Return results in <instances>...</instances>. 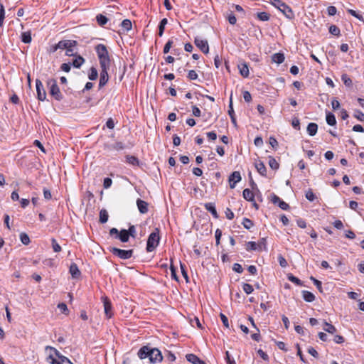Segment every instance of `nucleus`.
<instances>
[{
	"instance_id": "nucleus-1",
	"label": "nucleus",
	"mask_w": 364,
	"mask_h": 364,
	"mask_svg": "<svg viewBox=\"0 0 364 364\" xmlns=\"http://www.w3.org/2000/svg\"><path fill=\"white\" fill-rule=\"evenodd\" d=\"M95 49L100 67H110L111 61L107 47L104 44H98Z\"/></svg>"
},
{
	"instance_id": "nucleus-2",
	"label": "nucleus",
	"mask_w": 364,
	"mask_h": 364,
	"mask_svg": "<svg viewBox=\"0 0 364 364\" xmlns=\"http://www.w3.org/2000/svg\"><path fill=\"white\" fill-rule=\"evenodd\" d=\"M270 3L274 7L277 8L282 11L284 15L289 19H293L294 18V14L291 9L281 0H270Z\"/></svg>"
},
{
	"instance_id": "nucleus-3",
	"label": "nucleus",
	"mask_w": 364,
	"mask_h": 364,
	"mask_svg": "<svg viewBox=\"0 0 364 364\" xmlns=\"http://www.w3.org/2000/svg\"><path fill=\"white\" fill-rule=\"evenodd\" d=\"M159 232L160 230L156 228H155L154 231L149 235L146 243L147 252H150L154 251L159 245L160 241Z\"/></svg>"
},
{
	"instance_id": "nucleus-4",
	"label": "nucleus",
	"mask_w": 364,
	"mask_h": 364,
	"mask_svg": "<svg viewBox=\"0 0 364 364\" xmlns=\"http://www.w3.org/2000/svg\"><path fill=\"white\" fill-rule=\"evenodd\" d=\"M49 87V92L56 100L60 101L63 99V95L57 85V81L54 78L49 79L47 81Z\"/></svg>"
},
{
	"instance_id": "nucleus-5",
	"label": "nucleus",
	"mask_w": 364,
	"mask_h": 364,
	"mask_svg": "<svg viewBox=\"0 0 364 364\" xmlns=\"http://www.w3.org/2000/svg\"><path fill=\"white\" fill-rule=\"evenodd\" d=\"M109 250L114 255L122 259H128L131 258L134 253L133 250H124L117 247H109Z\"/></svg>"
},
{
	"instance_id": "nucleus-6",
	"label": "nucleus",
	"mask_w": 364,
	"mask_h": 364,
	"mask_svg": "<svg viewBox=\"0 0 364 364\" xmlns=\"http://www.w3.org/2000/svg\"><path fill=\"white\" fill-rule=\"evenodd\" d=\"M77 43L73 40H62L60 41L55 46L52 48V52H55L58 49L65 50L71 47H75Z\"/></svg>"
},
{
	"instance_id": "nucleus-7",
	"label": "nucleus",
	"mask_w": 364,
	"mask_h": 364,
	"mask_svg": "<svg viewBox=\"0 0 364 364\" xmlns=\"http://www.w3.org/2000/svg\"><path fill=\"white\" fill-rule=\"evenodd\" d=\"M36 87L38 99L41 101H44L46 99V92L43 87L42 82L38 79H36Z\"/></svg>"
},
{
	"instance_id": "nucleus-8",
	"label": "nucleus",
	"mask_w": 364,
	"mask_h": 364,
	"mask_svg": "<svg viewBox=\"0 0 364 364\" xmlns=\"http://www.w3.org/2000/svg\"><path fill=\"white\" fill-rule=\"evenodd\" d=\"M101 68V72H100V82H99V87L101 88L104 87L109 80V75L107 70L109 69V67H100Z\"/></svg>"
},
{
	"instance_id": "nucleus-9",
	"label": "nucleus",
	"mask_w": 364,
	"mask_h": 364,
	"mask_svg": "<svg viewBox=\"0 0 364 364\" xmlns=\"http://www.w3.org/2000/svg\"><path fill=\"white\" fill-rule=\"evenodd\" d=\"M194 43L196 46L205 54L209 52V46L206 40L200 39L198 37L195 38Z\"/></svg>"
},
{
	"instance_id": "nucleus-10",
	"label": "nucleus",
	"mask_w": 364,
	"mask_h": 364,
	"mask_svg": "<svg viewBox=\"0 0 364 364\" xmlns=\"http://www.w3.org/2000/svg\"><path fill=\"white\" fill-rule=\"evenodd\" d=\"M163 360L161 352L158 348H151L150 363H156Z\"/></svg>"
},
{
	"instance_id": "nucleus-11",
	"label": "nucleus",
	"mask_w": 364,
	"mask_h": 364,
	"mask_svg": "<svg viewBox=\"0 0 364 364\" xmlns=\"http://www.w3.org/2000/svg\"><path fill=\"white\" fill-rule=\"evenodd\" d=\"M151 348L148 346H142L138 351L137 355L140 359L148 358L150 360Z\"/></svg>"
},
{
	"instance_id": "nucleus-12",
	"label": "nucleus",
	"mask_w": 364,
	"mask_h": 364,
	"mask_svg": "<svg viewBox=\"0 0 364 364\" xmlns=\"http://www.w3.org/2000/svg\"><path fill=\"white\" fill-rule=\"evenodd\" d=\"M241 181V175L239 171H234L229 177L230 187L234 188L237 183Z\"/></svg>"
},
{
	"instance_id": "nucleus-13",
	"label": "nucleus",
	"mask_w": 364,
	"mask_h": 364,
	"mask_svg": "<svg viewBox=\"0 0 364 364\" xmlns=\"http://www.w3.org/2000/svg\"><path fill=\"white\" fill-rule=\"evenodd\" d=\"M103 305H104V310L105 314L106 316L108 318H110L112 316V304L110 301L107 299V297H103Z\"/></svg>"
},
{
	"instance_id": "nucleus-14",
	"label": "nucleus",
	"mask_w": 364,
	"mask_h": 364,
	"mask_svg": "<svg viewBox=\"0 0 364 364\" xmlns=\"http://www.w3.org/2000/svg\"><path fill=\"white\" fill-rule=\"evenodd\" d=\"M136 205H137V208L139 209V211L140 212V213L141 214H145L148 212L149 209H148V207H149V204L147 202L140 199V198H138L136 200Z\"/></svg>"
},
{
	"instance_id": "nucleus-15",
	"label": "nucleus",
	"mask_w": 364,
	"mask_h": 364,
	"mask_svg": "<svg viewBox=\"0 0 364 364\" xmlns=\"http://www.w3.org/2000/svg\"><path fill=\"white\" fill-rule=\"evenodd\" d=\"M69 272L70 273L73 278H79L81 272L75 263H72L69 268Z\"/></svg>"
},
{
	"instance_id": "nucleus-16",
	"label": "nucleus",
	"mask_w": 364,
	"mask_h": 364,
	"mask_svg": "<svg viewBox=\"0 0 364 364\" xmlns=\"http://www.w3.org/2000/svg\"><path fill=\"white\" fill-rule=\"evenodd\" d=\"M204 207H205V210H208V212H210L215 218H218V214L217 213V210H216L214 203H205Z\"/></svg>"
},
{
	"instance_id": "nucleus-17",
	"label": "nucleus",
	"mask_w": 364,
	"mask_h": 364,
	"mask_svg": "<svg viewBox=\"0 0 364 364\" xmlns=\"http://www.w3.org/2000/svg\"><path fill=\"white\" fill-rule=\"evenodd\" d=\"M74 57L75 58L73 60L71 65L76 68H80L81 65L85 63V59L81 55H77V53Z\"/></svg>"
},
{
	"instance_id": "nucleus-18",
	"label": "nucleus",
	"mask_w": 364,
	"mask_h": 364,
	"mask_svg": "<svg viewBox=\"0 0 364 364\" xmlns=\"http://www.w3.org/2000/svg\"><path fill=\"white\" fill-rule=\"evenodd\" d=\"M240 73L243 77H247L249 76V68L246 63H240L238 65Z\"/></svg>"
},
{
	"instance_id": "nucleus-19",
	"label": "nucleus",
	"mask_w": 364,
	"mask_h": 364,
	"mask_svg": "<svg viewBox=\"0 0 364 364\" xmlns=\"http://www.w3.org/2000/svg\"><path fill=\"white\" fill-rule=\"evenodd\" d=\"M228 114H229V115L230 117L232 123L235 126H237L236 119H235V112H234L233 107H232V95H230V104H229Z\"/></svg>"
},
{
	"instance_id": "nucleus-20",
	"label": "nucleus",
	"mask_w": 364,
	"mask_h": 364,
	"mask_svg": "<svg viewBox=\"0 0 364 364\" xmlns=\"http://www.w3.org/2000/svg\"><path fill=\"white\" fill-rule=\"evenodd\" d=\"M285 57L283 53H277L272 55V60L277 64H281L284 61Z\"/></svg>"
},
{
	"instance_id": "nucleus-21",
	"label": "nucleus",
	"mask_w": 364,
	"mask_h": 364,
	"mask_svg": "<svg viewBox=\"0 0 364 364\" xmlns=\"http://www.w3.org/2000/svg\"><path fill=\"white\" fill-rule=\"evenodd\" d=\"M255 168L260 175L262 176H266L267 168L263 162L259 161L256 163Z\"/></svg>"
},
{
	"instance_id": "nucleus-22",
	"label": "nucleus",
	"mask_w": 364,
	"mask_h": 364,
	"mask_svg": "<svg viewBox=\"0 0 364 364\" xmlns=\"http://www.w3.org/2000/svg\"><path fill=\"white\" fill-rule=\"evenodd\" d=\"M243 198L247 201H254L255 195L249 188H245L242 192Z\"/></svg>"
},
{
	"instance_id": "nucleus-23",
	"label": "nucleus",
	"mask_w": 364,
	"mask_h": 364,
	"mask_svg": "<svg viewBox=\"0 0 364 364\" xmlns=\"http://www.w3.org/2000/svg\"><path fill=\"white\" fill-rule=\"evenodd\" d=\"M318 130V125L314 122H311L307 126V132L310 136H314Z\"/></svg>"
},
{
	"instance_id": "nucleus-24",
	"label": "nucleus",
	"mask_w": 364,
	"mask_h": 364,
	"mask_svg": "<svg viewBox=\"0 0 364 364\" xmlns=\"http://www.w3.org/2000/svg\"><path fill=\"white\" fill-rule=\"evenodd\" d=\"M302 296H303V299L307 301V302H312L315 300V296L314 294H312L311 292L309 291H306V290H304L302 291Z\"/></svg>"
},
{
	"instance_id": "nucleus-25",
	"label": "nucleus",
	"mask_w": 364,
	"mask_h": 364,
	"mask_svg": "<svg viewBox=\"0 0 364 364\" xmlns=\"http://www.w3.org/2000/svg\"><path fill=\"white\" fill-rule=\"evenodd\" d=\"M117 238L119 239L122 242H127L129 241V237L128 235L127 231L125 229H122L119 231V235L117 236Z\"/></svg>"
},
{
	"instance_id": "nucleus-26",
	"label": "nucleus",
	"mask_w": 364,
	"mask_h": 364,
	"mask_svg": "<svg viewBox=\"0 0 364 364\" xmlns=\"http://www.w3.org/2000/svg\"><path fill=\"white\" fill-rule=\"evenodd\" d=\"M326 120L327 124L330 126H334L336 124L335 115L330 112H326Z\"/></svg>"
},
{
	"instance_id": "nucleus-27",
	"label": "nucleus",
	"mask_w": 364,
	"mask_h": 364,
	"mask_svg": "<svg viewBox=\"0 0 364 364\" xmlns=\"http://www.w3.org/2000/svg\"><path fill=\"white\" fill-rule=\"evenodd\" d=\"M167 23H168V20L166 18H163L160 21L159 25V33H158V34L160 37H161L163 36L164 30H165V26L167 24Z\"/></svg>"
},
{
	"instance_id": "nucleus-28",
	"label": "nucleus",
	"mask_w": 364,
	"mask_h": 364,
	"mask_svg": "<svg viewBox=\"0 0 364 364\" xmlns=\"http://www.w3.org/2000/svg\"><path fill=\"white\" fill-rule=\"evenodd\" d=\"M126 162L131 165H133V166H139V159L134 156L127 155L126 156Z\"/></svg>"
},
{
	"instance_id": "nucleus-29",
	"label": "nucleus",
	"mask_w": 364,
	"mask_h": 364,
	"mask_svg": "<svg viewBox=\"0 0 364 364\" xmlns=\"http://www.w3.org/2000/svg\"><path fill=\"white\" fill-rule=\"evenodd\" d=\"M109 215L105 209H102L100 212V222L101 223H105L107 222Z\"/></svg>"
},
{
	"instance_id": "nucleus-30",
	"label": "nucleus",
	"mask_w": 364,
	"mask_h": 364,
	"mask_svg": "<svg viewBox=\"0 0 364 364\" xmlns=\"http://www.w3.org/2000/svg\"><path fill=\"white\" fill-rule=\"evenodd\" d=\"M323 330L331 334L336 331V327L326 321L324 322Z\"/></svg>"
},
{
	"instance_id": "nucleus-31",
	"label": "nucleus",
	"mask_w": 364,
	"mask_h": 364,
	"mask_svg": "<svg viewBox=\"0 0 364 364\" xmlns=\"http://www.w3.org/2000/svg\"><path fill=\"white\" fill-rule=\"evenodd\" d=\"M31 31L23 32L21 34V41L24 43H30L31 42Z\"/></svg>"
},
{
	"instance_id": "nucleus-32",
	"label": "nucleus",
	"mask_w": 364,
	"mask_h": 364,
	"mask_svg": "<svg viewBox=\"0 0 364 364\" xmlns=\"http://www.w3.org/2000/svg\"><path fill=\"white\" fill-rule=\"evenodd\" d=\"M96 20H97V23L100 26H105L108 22V18L102 14H98L96 16Z\"/></svg>"
},
{
	"instance_id": "nucleus-33",
	"label": "nucleus",
	"mask_w": 364,
	"mask_h": 364,
	"mask_svg": "<svg viewBox=\"0 0 364 364\" xmlns=\"http://www.w3.org/2000/svg\"><path fill=\"white\" fill-rule=\"evenodd\" d=\"M121 26L124 31H129L132 28V22L129 19H124L122 21Z\"/></svg>"
},
{
	"instance_id": "nucleus-34",
	"label": "nucleus",
	"mask_w": 364,
	"mask_h": 364,
	"mask_svg": "<svg viewBox=\"0 0 364 364\" xmlns=\"http://www.w3.org/2000/svg\"><path fill=\"white\" fill-rule=\"evenodd\" d=\"M245 245H246V250H247V251L257 250L259 247V245H258L255 242H252V241L247 242Z\"/></svg>"
},
{
	"instance_id": "nucleus-35",
	"label": "nucleus",
	"mask_w": 364,
	"mask_h": 364,
	"mask_svg": "<svg viewBox=\"0 0 364 364\" xmlns=\"http://www.w3.org/2000/svg\"><path fill=\"white\" fill-rule=\"evenodd\" d=\"M257 17L260 21H267L269 20L270 15L267 12H259L257 14Z\"/></svg>"
},
{
	"instance_id": "nucleus-36",
	"label": "nucleus",
	"mask_w": 364,
	"mask_h": 364,
	"mask_svg": "<svg viewBox=\"0 0 364 364\" xmlns=\"http://www.w3.org/2000/svg\"><path fill=\"white\" fill-rule=\"evenodd\" d=\"M186 360L191 363L192 364H196L197 361L199 360V358L193 353H189L186 355Z\"/></svg>"
},
{
	"instance_id": "nucleus-37",
	"label": "nucleus",
	"mask_w": 364,
	"mask_h": 364,
	"mask_svg": "<svg viewBox=\"0 0 364 364\" xmlns=\"http://www.w3.org/2000/svg\"><path fill=\"white\" fill-rule=\"evenodd\" d=\"M97 76H98V73H97V70L94 67H92L90 69V73H89V75H88V77L90 80H95L97 78Z\"/></svg>"
},
{
	"instance_id": "nucleus-38",
	"label": "nucleus",
	"mask_w": 364,
	"mask_h": 364,
	"mask_svg": "<svg viewBox=\"0 0 364 364\" xmlns=\"http://www.w3.org/2000/svg\"><path fill=\"white\" fill-rule=\"evenodd\" d=\"M341 80L346 86L351 87L353 85L352 80L348 77L347 74H343L341 75Z\"/></svg>"
},
{
	"instance_id": "nucleus-39",
	"label": "nucleus",
	"mask_w": 364,
	"mask_h": 364,
	"mask_svg": "<svg viewBox=\"0 0 364 364\" xmlns=\"http://www.w3.org/2000/svg\"><path fill=\"white\" fill-rule=\"evenodd\" d=\"M269 165L271 167V168H272L274 170H277L279 167V163L272 156H269Z\"/></svg>"
},
{
	"instance_id": "nucleus-40",
	"label": "nucleus",
	"mask_w": 364,
	"mask_h": 364,
	"mask_svg": "<svg viewBox=\"0 0 364 364\" xmlns=\"http://www.w3.org/2000/svg\"><path fill=\"white\" fill-rule=\"evenodd\" d=\"M287 278L288 279L294 283L295 284L298 285V286H301L303 285V282L297 277H296L295 276H294L293 274H289L288 276H287Z\"/></svg>"
},
{
	"instance_id": "nucleus-41",
	"label": "nucleus",
	"mask_w": 364,
	"mask_h": 364,
	"mask_svg": "<svg viewBox=\"0 0 364 364\" xmlns=\"http://www.w3.org/2000/svg\"><path fill=\"white\" fill-rule=\"evenodd\" d=\"M20 240L21 242L25 245H28L31 242L28 235L25 232H21L20 234Z\"/></svg>"
},
{
	"instance_id": "nucleus-42",
	"label": "nucleus",
	"mask_w": 364,
	"mask_h": 364,
	"mask_svg": "<svg viewBox=\"0 0 364 364\" xmlns=\"http://www.w3.org/2000/svg\"><path fill=\"white\" fill-rule=\"evenodd\" d=\"M51 245H52L53 250L55 252H59L61 251V247L58 243L57 240L55 238L51 239Z\"/></svg>"
},
{
	"instance_id": "nucleus-43",
	"label": "nucleus",
	"mask_w": 364,
	"mask_h": 364,
	"mask_svg": "<svg viewBox=\"0 0 364 364\" xmlns=\"http://www.w3.org/2000/svg\"><path fill=\"white\" fill-rule=\"evenodd\" d=\"M329 32L333 36H338L340 35V29L338 26L335 25H331L329 27Z\"/></svg>"
},
{
	"instance_id": "nucleus-44",
	"label": "nucleus",
	"mask_w": 364,
	"mask_h": 364,
	"mask_svg": "<svg viewBox=\"0 0 364 364\" xmlns=\"http://www.w3.org/2000/svg\"><path fill=\"white\" fill-rule=\"evenodd\" d=\"M129 237H132L135 238L136 237V230L134 225H132L129 227V229L127 230Z\"/></svg>"
},
{
	"instance_id": "nucleus-45",
	"label": "nucleus",
	"mask_w": 364,
	"mask_h": 364,
	"mask_svg": "<svg viewBox=\"0 0 364 364\" xmlns=\"http://www.w3.org/2000/svg\"><path fill=\"white\" fill-rule=\"evenodd\" d=\"M354 117L360 122H364V113L360 110L355 109L354 111Z\"/></svg>"
},
{
	"instance_id": "nucleus-46",
	"label": "nucleus",
	"mask_w": 364,
	"mask_h": 364,
	"mask_svg": "<svg viewBox=\"0 0 364 364\" xmlns=\"http://www.w3.org/2000/svg\"><path fill=\"white\" fill-rule=\"evenodd\" d=\"M4 18H5L4 6L1 3H0V27L3 26Z\"/></svg>"
},
{
	"instance_id": "nucleus-47",
	"label": "nucleus",
	"mask_w": 364,
	"mask_h": 364,
	"mask_svg": "<svg viewBox=\"0 0 364 364\" xmlns=\"http://www.w3.org/2000/svg\"><path fill=\"white\" fill-rule=\"evenodd\" d=\"M55 355L58 357L59 359H61L62 364H73L68 358L63 355H60L57 350H55Z\"/></svg>"
},
{
	"instance_id": "nucleus-48",
	"label": "nucleus",
	"mask_w": 364,
	"mask_h": 364,
	"mask_svg": "<svg viewBox=\"0 0 364 364\" xmlns=\"http://www.w3.org/2000/svg\"><path fill=\"white\" fill-rule=\"evenodd\" d=\"M242 289H243V291L247 294H250L254 291L253 287L251 284H247V283L243 284Z\"/></svg>"
},
{
	"instance_id": "nucleus-49",
	"label": "nucleus",
	"mask_w": 364,
	"mask_h": 364,
	"mask_svg": "<svg viewBox=\"0 0 364 364\" xmlns=\"http://www.w3.org/2000/svg\"><path fill=\"white\" fill-rule=\"evenodd\" d=\"M350 15H352L353 16L355 17L356 18H358V20L361 21H364V19H363V17L362 15L359 14L358 13H357L355 10H353V9H348L347 11Z\"/></svg>"
},
{
	"instance_id": "nucleus-50",
	"label": "nucleus",
	"mask_w": 364,
	"mask_h": 364,
	"mask_svg": "<svg viewBox=\"0 0 364 364\" xmlns=\"http://www.w3.org/2000/svg\"><path fill=\"white\" fill-rule=\"evenodd\" d=\"M305 196L306 199L309 200V201H314L316 199V196L314 195L311 189H309L306 192Z\"/></svg>"
},
{
	"instance_id": "nucleus-51",
	"label": "nucleus",
	"mask_w": 364,
	"mask_h": 364,
	"mask_svg": "<svg viewBox=\"0 0 364 364\" xmlns=\"http://www.w3.org/2000/svg\"><path fill=\"white\" fill-rule=\"evenodd\" d=\"M242 225L246 229H250L253 226V223L251 220L245 218L242 221Z\"/></svg>"
},
{
	"instance_id": "nucleus-52",
	"label": "nucleus",
	"mask_w": 364,
	"mask_h": 364,
	"mask_svg": "<svg viewBox=\"0 0 364 364\" xmlns=\"http://www.w3.org/2000/svg\"><path fill=\"white\" fill-rule=\"evenodd\" d=\"M172 45H173V41L168 40L164 47V50H163L164 53H168L170 51V49L172 47Z\"/></svg>"
},
{
	"instance_id": "nucleus-53",
	"label": "nucleus",
	"mask_w": 364,
	"mask_h": 364,
	"mask_svg": "<svg viewBox=\"0 0 364 364\" xmlns=\"http://www.w3.org/2000/svg\"><path fill=\"white\" fill-rule=\"evenodd\" d=\"M198 75L196 73V72L193 70H191L188 71V78L191 80H196L198 78Z\"/></svg>"
},
{
	"instance_id": "nucleus-54",
	"label": "nucleus",
	"mask_w": 364,
	"mask_h": 364,
	"mask_svg": "<svg viewBox=\"0 0 364 364\" xmlns=\"http://www.w3.org/2000/svg\"><path fill=\"white\" fill-rule=\"evenodd\" d=\"M58 308L61 311L62 313L65 314H68V309L65 303H60L58 305Z\"/></svg>"
},
{
	"instance_id": "nucleus-55",
	"label": "nucleus",
	"mask_w": 364,
	"mask_h": 364,
	"mask_svg": "<svg viewBox=\"0 0 364 364\" xmlns=\"http://www.w3.org/2000/svg\"><path fill=\"white\" fill-rule=\"evenodd\" d=\"M228 20L229 23L232 25H235L236 23L237 19L235 16L232 12H230L228 16Z\"/></svg>"
},
{
	"instance_id": "nucleus-56",
	"label": "nucleus",
	"mask_w": 364,
	"mask_h": 364,
	"mask_svg": "<svg viewBox=\"0 0 364 364\" xmlns=\"http://www.w3.org/2000/svg\"><path fill=\"white\" fill-rule=\"evenodd\" d=\"M222 236V231L220 229L215 230V237L216 241V245L220 244V237Z\"/></svg>"
},
{
	"instance_id": "nucleus-57",
	"label": "nucleus",
	"mask_w": 364,
	"mask_h": 364,
	"mask_svg": "<svg viewBox=\"0 0 364 364\" xmlns=\"http://www.w3.org/2000/svg\"><path fill=\"white\" fill-rule=\"evenodd\" d=\"M220 317L221 318V321L223 323V325L226 327V328H229V323H228V317L223 314H220Z\"/></svg>"
},
{
	"instance_id": "nucleus-58",
	"label": "nucleus",
	"mask_w": 364,
	"mask_h": 364,
	"mask_svg": "<svg viewBox=\"0 0 364 364\" xmlns=\"http://www.w3.org/2000/svg\"><path fill=\"white\" fill-rule=\"evenodd\" d=\"M181 273H182L183 277L186 279V282H188V273H187V272L186 270L185 265L181 264Z\"/></svg>"
},
{
	"instance_id": "nucleus-59",
	"label": "nucleus",
	"mask_w": 364,
	"mask_h": 364,
	"mask_svg": "<svg viewBox=\"0 0 364 364\" xmlns=\"http://www.w3.org/2000/svg\"><path fill=\"white\" fill-rule=\"evenodd\" d=\"M233 271L237 273H242L243 272V268L241 264L238 263H235L232 267Z\"/></svg>"
},
{
	"instance_id": "nucleus-60",
	"label": "nucleus",
	"mask_w": 364,
	"mask_h": 364,
	"mask_svg": "<svg viewBox=\"0 0 364 364\" xmlns=\"http://www.w3.org/2000/svg\"><path fill=\"white\" fill-rule=\"evenodd\" d=\"M257 353L264 360H266V361L269 360L268 355L264 351H263L262 349H259L257 350Z\"/></svg>"
},
{
	"instance_id": "nucleus-61",
	"label": "nucleus",
	"mask_w": 364,
	"mask_h": 364,
	"mask_svg": "<svg viewBox=\"0 0 364 364\" xmlns=\"http://www.w3.org/2000/svg\"><path fill=\"white\" fill-rule=\"evenodd\" d=\"M291 125H292V127L294 129H296L297 130H299L300 129V122H299V119L298 118L293 119L292 122H291Z\"/></svg>"
},
{
	"instance_id": "nucleus-62",
	"label": "nucleus",
	"mask_w": 364,
	"mask_h": 364,
	"mask_svg": "<svg viewBox=\"0 0 364 364\" xmlns=\"http://www.w3.org/2000/svg\"><path fill=\"white\" fill-rule=\"evenodd\" d=\"M337 9L333 6H329L327 8V12L329 16H334L336 14Z\"/></svg>"
},
{
	"instance_id": "nucleus-63",
	"label": "nucleus",
	"mask_w": 364,
	"mask_h": 364,
	"mask_svg": "<svg viewBox=\"0 0 364 364\" xmlns=\"http://www.w3.org/2000/svg\"><path fill=\"white\" fill-rule=\"evenodd\" d=\"M112 183V181L109 178H105L103 182V186L105 188H109Z\"/></svg>"
},
{
	"instance_id": "nucleus-64",
	"label": "nucleus",
	"mask_w": 364,
	"mask_h": 364,
	"mask_svg": "<svg viewBox=\"0 0 364 364\" xmlns=\"http://www.w3.org/2000/svg\"><path fill=\"white\" fill-rule=\"evenodd\" d=\"M61 70L64 72L68 73L71 68V63H63L60 67Z\"/></svg>"
}]
</instances>
